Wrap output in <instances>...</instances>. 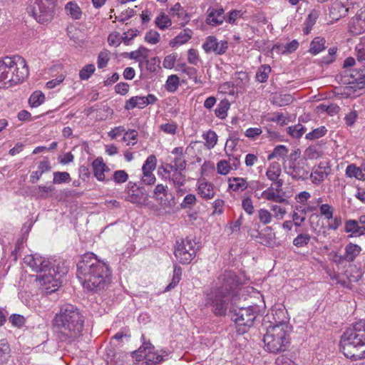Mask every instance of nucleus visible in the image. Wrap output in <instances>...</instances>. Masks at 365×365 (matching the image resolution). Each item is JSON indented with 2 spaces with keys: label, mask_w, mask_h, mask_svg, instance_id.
<instances>
[{
  "label": "nucleus",
  "mask_w": 365,
  "mask_h": 365,
  "mask_svg": "<svg viewBox=\"0 0 365 365\" xmlns=\"http://www.w3.org/2000/svg\"><path fill=\"white\" fill-rule=\"evenodd\" d=\"M200 245L190 237L176 241L174 255L181 264H189L195 257Z\"/></svg>",
  "instance_id": "6e6552de"
},
{
  "label": "nucleus",
  "mask_w": 365,
  "mask_h": 365,
  "mask_svg": "<svg viewBox=\"0 0 365 365\" xmlns=\"http://www.w3.org/2000/svg\"><path fill=\"white\" fill-rule=\"evenodd\" d=\"M270 72L271 67L269 65L264 64L260 66L256 73V80L259 83L267 82Z\"/></svg>",
  "instance_id": "f704fd0d"
},
{
  "label": "nucleus",
  "mask_w": 365,
  "mask_h": 365,
  "mask_svg": "<svg viewBox=\"0 0 365 365\" xmlns=\"http://www.w3.org/2000/svg\"><path fill=\"white\" fill-rule=\"evenodd\" d=\"M345 175L348 178H355L359 180H365V174H363L362 168L357 167L355 164H350L346 167Z\"/></svg>",
  "instance_id": "cd10ccee"
},
{
  "label": "nucleus",
  "mask_w": 365,
  "mask_h": 365,
  "mask_svg": "<svg viewBox=\"0 0 365 365\" xmlns=\"http://www.w3.org/2000/svg\"><path fill=\"white\" fill-rule=\"evenodd\" d=\"M256 238L258 242L267 247H274L275 245V233L271 227H266L262 231L257 232Z\"/></svg>",
  "instance_id": "f3484780"
},
{
  "label": "nucleus",
  "mask_w": 365,
  "mask_h": 365,
  "mask_svg": "<svg viewBox=\"0 0 365 365\" xmlns=\"http://www.w3.org/2000/svg\"><path fill=\"white\" fill-rule=\"evenodd\" d=\"M202 47L206 53L220 56L227 51L228 42L225 40L218 41L215 36H209L206 37Z\"/></svg>",
  "instance_id": "f8f14e48"
},
{
  "label": "nucleus",
  "mask_w": 365,
  "mask_h": 365,
  "mask_svg": "<svg viewBox=\"0 0 365 365\" xmlns=\"http://www.w3.org/2000/svg\"><path fill=\"white\" fill-rule=\"evenodd\" d=\"M320 215L326 220L333 218L334 208L328 204H322L319 206Z\"/></svg>",
  "instance_id": "864d4df0"
},
{
  "label": "nucleus",
  "mask_w": 365,
  "mask_h": 365,
  "mask_svg": "<svg viewBox=\"0 0 365 365\" xmlns=\"http://www.w3.org/2000/svg\"><path fill=\"white\" fill-rule=\"evenodd\" d=\"M128 175L125 170H116L113 175V180L116 183H123L128 180Z\"/></svg>",
  "instance_id": "338daca9"
},
{
  "label": "nucleus",
  "mask_w": 365,
  "mask_h": 365,
  "mask_svg": "<svg viewBox=\"0 0 365 365\" xmlns=\"http://www.w3.org/2000/svg\"><path fill=\"white\" fill-rule=\"evenodd\" d=\"M306 128L301 124L288 128V133L295 138H299L305 133Z\"/></svg>",
  "instance_id": "3c124183"
},
{
  "label": "nucleus",
  "mask_w": 365,
  "mask_h": 365,
  "mask_svg": "<svg viewBox=\"0 0 365 365\" xmlns=\"http://www.w3.org/2000/svg\"><path fill=\"white\" fill-rule=\"evenodd\" d=\"M68 14L73 19H79L81 17V10L78 5L74 2H68L65 6Z\"/></svg>",
  "instance_id": "e433bc0d"
},
{
  "label": "nucleus",
  "mask_w": 365,
  "mask_h": 365,
  "mask_svg": "<svg viewBox=\"0 0 365 365\" xmlns=\"http://www.w3.org/2000/svg\"><path fill=\"white\" fill-rule=\"evenodd\" d=\"M126 200L133 204L142 205L145 203V197H143L142 195H139V193H135V191H132V193L128 194L126 197Z\"/></svg>",
  "instance_id": "6e6d98bb"
},
{
  "label": "nucleus",
  "mask_w": 365,
  "mask_h": 365,
  "mask_svg": "<svg viewBox=\"0 0 365 365\" xmlns=\"http://www.w3.org/2000/svg\"><path fill=\"white\" fill-rule=\"evenodd\" d=\"M329 167L325 166L321 163L317 168L314 169L310 175L312 182L315 185H319L329 175Z\"/></svg>",
  "instance_id": "6ab92c4d"
},
{
  "label": "nucleus",
  "mask_w": 365,
  "mask_h": 365,
  "mask_svg": "<svg viewBox=\"0 0 365 365\" xmlns=\"http://www.w3.org/2000/svg\"><path fill=\"white\" fill-rule=\"evenodd\" d=\"M157 164V159L154 155H149L146 160L145 161L143 167V172H153Z\"/></svg>",
  "instance_id": "09e8293b"
},
{
  "label": "nucleus",
  "mask_w": 365,
  "mask_h": 365,
  "mask_svg": "<svg viewBox=\"0 0 365 365\" xmlns=\"http://www.w3.org/2000/svg\"><path fill=\"white\" fill-rule=\"evenodd\" d=\"M327 131V130L324 126H321L313 130L312 132L307 133L306 135V138L309 140H314L324 136L326 134Z\"/></svg>",
  "instance_id": "5fc2aeb1"
},
{
  "label": "nucleus",
  "mask_w": 365,
  "mask_h": 365,
  "mask_svg": "<svg viewBox=\"0 0 365 365\" xmlns=\"http://www.w3.org/2000/svg\"><path fill=\"white\" fill-rule=\"evenodd\" d=\"M180 85V78L177 75L168 76L165 82V89L170 93H174L177 91Z\"/></svg>",
  "instance_id": "ea45409f"
},
{
  "label": "nucleus",
  "mask_w": 365,
  "mask_h": 365,
  "mask_svg": "<svg viewBox=\"0 0 365 365\" xmlns=\"http://www.w3.org/2000/svg\"><path fill=\"white\" fill-rule=\"evenodd\" d=\"M361 247L354 243H349L345 246L344 248V258L345 261L348 262H352L359 255L361 252Z\"/></svg>",
  "instance_id": "5701e85b"
},
{
  "label": "nucleus",
  "mask_w": 365,
  "mask_h": 365,
  "mask_svg": "<svg viewBox=\"0 0 365 365\" xmlns=\"http://www.w3.org/2000/svg\"><path fill=\"white\" fill-rule=\"evenodd\" d=\"M221 287L212 289L206 297V306L211 307L216 316H225L227 313L230 292L236 289L240 285V279L235 273L225 272L222 276Z\"/></svg>",
  "instance_id": "7ed1b4c3"
},
{
  "label": "nucleus",
  "mask_w": 365,
  "mask_h": 365,
  "mask_svg": "<svg viewBox=\"0 0 365 365\" xmlns=\"http://www.w3.org/2000/svg\"><path fill=\"white\" fill-rule=\"evenodd\" d=\"M197 191L200 196L205 200L213 198L215 193L213 185L205 180L198 182Z\"/></svg>",
  "instance_id": "412c9836"
},
{
  "label": "nucleus",
  "mask_w": 365,
  "mask_h": 365,
  "mask_svg": "<svg viewBox=\"0 0 365 365\" xmlns=\"http://www.w3.org/2000/svg\"><path fill=\"white\" fill-rule=\"evenodd\" d=\"M337 51V48L335 46L329 48L328 55L322 58V62L325 64H329L334 61L335 55Z\"/></svg>",
  "instance_id": "774afa93"
},
{
  "label": "nucleus",
  "mask_w": 365,
  "mask_h": 365,
  "mask_svg": "<svg viewBox=\"0 0 365 365\" xmlns=\"http://www.w3.org/2000/svg\"><path fill=\"white\" fill-rule=\"evenodd\" d=\"M320 11L319 9H312L309 14L305 21V33L308 34L309 31L312 29V26L315 24L317 19L319 16Z\"/></svg>",
  "instance_id": "58836bf2"
},
{
  "label": "nucleus",
  "mask_w": 365,
  "mask_h": 365,
  "mask_svg": "<svg viewBox=\"0 0 365 365\" xmlns=\"http://www.w3.org/2000/svg\"><path fill=\"white\" fill-rule=\"evenodd\" d=\"M325 39L323 37H315L310 43L309 51L314 55H317L325 48Z\"/></svg>",
  "instance_id": "72a5a7b5"
},
{
  "label": "nucleus",
  "mask_w": 365,
  "mask_h": 365,
  "mask_svg": "<svg viewBox=\"0 0 365 365\" xmlns=\"http://www.w3.org/2000/svg\"><path fill=\"white\" fill-rule=\"evenodd\" d=\"M182 269L180 267L175 266L171 282L165 287V292H168L176 287L181 279Z\"/></svg>",
  "instance_id": "79ce46f5"
},
{
  "label": "nucleus",
  "mask_w": 365,
  "mask_h": 365,
  "mask_svg": "<svg viewBox=\"0 0 365 365\" xmlns=\"http://www.w3.org/2000/svg\"><path fill=\"white\" fill-rule=\"evenodd\" d=\"M256 308L252 307H240L232 309L231 317L237 326V331L240 334L246 333L253 325L257 317Z\"/></svg>",
  "instance_id": "0eeeda50"
},
{
  "label": "nucleus",
  "mask_w": 365,
  "mask_h": 365,
  "mask_svg": "<svg viewBox=\"0 0 365 365\" xmlns=\"http://www.w3.org/2000/svg\"><path fill=\"white\" fill-rule=\"evenodd\" d=\"M110 60L109 52L108 51H103L98 53L97 59V65L98 68H103L107 65Z\"/></svg>",
  "instance_id": "603ef678"
},
{
  "label": "nucleus",
  "mask_w": 365,
  "mask_h": 365,
  "mask_svg": "<svg viewBox=\"0 0 365 365\" xmlns=\"http://www.w3.org/2000/svg\"><path fill=\"white\" fill-rule=\"evenodd\" d=\"M248 187V182L243 178H230L228 188L235 192L244 191Z\"/></svg>",
  "instance_id": "a878e982"
},
{
  "label": "nucleus",
  "mask_w": 365,
  "mask_h": 365,
  "mask_svg": "<svg viewBox=\"0 0 365 365\" xmlns=\"http://www.w3.org/2000/svg\"><path fill=\"white\" fill-rule=\"evenodd\" d=\"M92 168L94 176L99 181L106 180L105 173L108 172L110 170L108 167L103 163L102 158H97L93 161Z\"/></svg>",
  "instance_id": "aec40b11"
},
{
  "label": "nucleus",
  "mask_w": 365,
  "mask_h": 365,
  "mask_svg": "<svg viewBox=\"0 0 365 365\" xmlns=\"http://www.w3.org/2000/svg\"><path fill=\"white\" fill-rule=\"evenodd\" d=\"M358 118V112L355 110H351L346 114L344 120L347 127H352Z\"/></svg>",
  "instance_id": "680f3d73"
},
{
  "label": "nucleus",
  "mask_w": 365,
  "mask_h": 365,
  "mask_svg": "<svg viewBox=\"0 0 365 365\" xmlns=\"http://www.w3.org/2000/svg\"><path fill=\"white\" fill-rule=\"evenodd\" d=\"M273 320L274 322L270 326H279L284 324H289L287 312L282 309H279L274 311V313L273 314Z\"/></svg>",
  "instance_id": "c756f323"
},
{
  "label": "nucleus",
  "mask_w": 365,
  "mask_h": 365,
  "mask_svg": "<svg viewBox=\"0 0 365 365\" xmlns=\"http://www.w3.org/2000/svg\"><path fill=\"white\" fill-rule=\"evenodd\" d=\"M138 353H139L138 356L142 358L138 360L143 361L141 365H159L165 360V357L168 356L166 351H155L154 346L146 341H143Z\"/></svg>",
  "instance_id": "9b49d317"
},
{
  "label": "nucleus",
  "mask_w": 365,
  "mask_h": 365,
  "mask_svg": "<svg viewBox=\"0 0 365 365\" xmlns=\"http://www.w3.org/2000/svg\"><path fill=\"white\" fill-rule=\"evenodd\" d=\"M299 43L296 40H293L291 42L285 45H274L272 50L276 51L278 53H292L297 49Z\"/></svg>",
  "instance_id": "473e14b6"
},
{
  "label": "nucleus",
  "mask_w": 365,
  "mask_h": 365,
  "mask_svg": "<svg viewBox=\"0 0 365 365\" xmlns=\"http://www.w3.org/2000/svg\"><path fill=\"white\" fill-rule=\"evenodd\" d=\"M71 181V177L68 173L67 172H54L53 173V183L54 184H61L65 182H68Z\"/></svg>",
  "instance_id": "de8ad7c7"
},
{
  "label": "nucleus",
  "mask_w": 365,
  "mask_h": 365,
  "mask_svg": "<svg viewBox=\"0 0 365 365\" xmlns=\"http://www.w3.org/2000/svg\"><path fill=\"white\" fill-rule=\"evenodd\" d=\"M255 196L258 199L262 197L266 199L267 200L274 201L278 203L286 202L287 200L282 195L279 194L277 192H274L272 187H269L265 190H264L260 196H258V194H255Z\"/></svg>",
  "instance_id": "b1692460"
},
{
  "label": "nucleus",
  "mask_w": 365,
  "mask_h": 365,
  "mask_svg": "<svg viewBox=\"0 0 365 365\" xmlns=\"http://www.w3.org/2000/svg\"><path fill=\"white\" fill-rule=\"evenodd\" d=\"M341 347L347 358H361L360 354L353 352V349L365 348V321L355 323L344 332L341 339ZM362 353L365 355V349Z\"/></svg>",
  "instance_id": "39448f33"
},
{
  "label": "nucleus",
  "mask_w": 365,
  "mask_h": 365,
  "mask_svg": "<svg viewBox=\"0 0 365 365\" xmlns=\"http://www.w3.org/2000/svg\"><path fill=\"white\" fill-rule=\"evenodd\" d=\"M311 240V235L308 233H299L294 240L293 245L297 247H306Z\"/></svg>",
  "instance_id": "c03bdc74"
},
{
  "label": "nucleus",
  "mask_w": 365,
  "mask_h": 365,
  "mask_svg": "<svg viewBox=\"0 0 365 365\" xmlns=\"http://www.w3.org/2000/svg\"><path fill=\"white\" fill-rule=\"evenodd\" d=\"M225 21V10L222 5L210 6L206 12L205 22L210 26H220Z\"/></svg>",
  "instance_id": "4468645a"
},
{
  "label": "nucleus",
  "mask_w": 365,
  "mask_h": 365,
  "mask_svg": "<svg viewBox=\"0 0 365 365\" xmlns=\"http://www.w3.org/2000/svg\"><path fill=\"white\" fill-rule=\"evenodd\" d=\"M56 1V0H34L29 13L40 24L49 22L53 16Z\"/></svg>",
  "instance_id": "1a4fd4ad"
},
{
  "label": "nucleus",
  "mask_w": 365,
  "mask_h": 365,
  "mask_svg": "<svg viewBox=\"0 0 365 365\" xmlns=\"http://www.w3.org/2000/svg\"><path fill=\"white\" fill-rule=\"evenodd\" d=\"M197 198L193 194H188L185 196L182 202L180 204V207L182 209L191 208L196 204Z\"/></svg>",
  "instance_id": "4d7b16f0"
},
{
  "label": "nucleus",
  "mask_w": 365,
  "mask_h": 365,
  "mask_svg": "<svg viewBox=\"0 0 365 365\" xmlns=\"http://www.w3.org/2000/svg\"><path fill=\"white\" fill-rule=\"evenodd\" d=\"M242 207L245 212L251 215L254 213L255 208L250 197H245L242 201Z\"/></svg>",
  "instance_id": "0e129e2a"
},
{
  "label": "nucleus",
  "mask_w": 365,
  "mask_h": 365,
  "mask_svg": "<svg viewBox=\"0 0 365 365\" xmlns=\"http://www.w3.org/2000/svg\"><path fill=\"white\" fill-rule=\"evenodd\" d=\"M155 22L156 26L162 30L168 28L172 24L171 20L168 16L164 13H160L155 19Z\"/></svg>",
  "instance_id": "a18cd8bd"
},
{
  "label": "nucleus",
  "mask_w": 365,
  "mask_h": 365,
  "mask_svg": "<svg viewBox=\"0 0 365 365\" xmlns=\"http://www.w3.org/2000/svg\"><path fill=\"white\" fill-rule=\"evenodd\" d=\"M202 138L205 140V146L208 149L213 148L217 143V135L214 130H209L202 134Z\"/></svg>",
  "instance_id": "4c0bfd02"
},
{
  "label": "nucleus",
  "mask_w": 365,
  "mask_h": 365,
  "mask_svg": "<svg viewBox=\"0 0 365 365\" xmlns=\"http://www.w3.org/2000/svg\"><path fill=\"white\" fill-rule=\"evenodd\" d=\"M190 29H184L175 38L170 41V45L172 47L179 46L187 43L192 37Z\"/></svg>",
  "instance_id": "bb28decb"
},
{
  "label": "nucleus",
  "mask_w": 365,
  "mask_h": 365,
  "mask_svg": "<svg viewBox=\"0 0 365 365\" xmlns=\"http://www.w3.org/2000/svg\"><path fill=\"white\" fill-rule=\"evenodd\" d=\"M184 171H173L168 175V180L173 184L174 186H183L186 181V176L183 173Z\"/></svg>",
  "instance_id": "7c9ffc66"
},
{
  "label": "nucleus",
  "mask_w": 365,
  "mask_h": 365,
  "mask_svg": "<svg viewBox=\"0 0 365 365\" xmlns=\"http://www.w3.org/2000/svg\"><path fill=\"white\" fill-rule=\"evenodd\" d=\"M29 76L26 61L20 56L0 59V88L22 82Z\"/></svg>",
  "instance_id": "20e7f679"
},
{
  "label": "nucleus",
  "mask_w": 365,
  "mask_h": 365,
  "mask_svg": "<svg viewBox=\"0 0 365 365\" xmlns=\"http://www.w3.org/2000/svg\"><path fill=\"white\" fill-rule=\"evenodd\" d=\"M145 96H133L125 102V109L132 110L135 108H144L146 107Z\"/></svg>",
  "instance_id": "c85d7f7f"
},
{
  "label": "nucleus",
  "mask_w": 365,
  "mask_h": 365,
  "mask_svg": "<svg viewBox=\"0 0 365 365\" xmlns=\"http://www.w3.org/2000/svg\"><path fill=\"white\" fill-rule=\"evenodd\" d=\"M242 15V13L240 10H231L229 11L227 15H225V21L226 22L230 24H235L236 20L241 17Z\"/></svg>",
  "instance_id": "e2e57ef3"
},
{
  "label": "nucleus",
  "mask_w": 365,
  "mask_h": 365,
  "mask_svg": "<svg viewBox=\"0 0 365 365\" xmlns=\"http://www.w3.org/2000/svg\"><path fill=\"white\" fill-rule=\"evenodd\" d=\"M45 100L44 94L41 91L34 92L29 99V103L31 107L36 108L41 105Z\"/></svg>",
  "instance_id": "37998d69"
},
{
  "label": "nucleus",
  "mask_w": 365,
  "mask_h": 365,
  "mask_svg": "<svg viewBox=\"0 0 365 365\" xmlns=\"http://www.w3.org/2000/svg\"><path fill=\"white\" fill-rule=\"evenodd\" d=\"M48 273L39 275L37 278L40 289L46 294H51L60 287V278L65 274L63 270L59 271L58 267L56 270L55 268H49Z\"/></svg>",
  "instance_id": "9d476101"
},
{
  "label": "nucleus",
  "mask_w": 365,
  "mask_h": 365,
  "mask_svg": "<svg viewBox=\"0 0 365 365\" xmlns=\"http://www.w3.org/2000/svg\"><path fill=\"white\" fill-rule=\"evenodd\" d=\"M281 174V168L278 164H272L266 172L267 178L271 181L277 180Z\"/></svg>",
  "instance_id": "49530a36"
},
{
  "label": "nucleus",
  "mask_w": 365,
  "mask_h": 365,
  "mask_svg": "<svg viewBox=\"0 0 365 365\" xmlns=\"http://www.w3.org/2000/svg\"><path fill=\"white\" fill-rule=\"evenodd\" d=\"M84 322V316L80 309L73 304H66L56 314L53 325L58 331L61 341L71 344L82 335Z\"/></svg>",
  "instance_id": "f03ea898"
},
{
  "label": "nucleus",
  "mask_w": 365,
  "mask_h": 365,
  "mask_svg": "<svg viewBox=\"0 0 365 365\" xmlns=\"http://www.w3.org/2000/svg\"><path fill=\"white\" fill-rule=\"evenodd\" d=\"M344 230L355 237L365 235V226L360 225L359 222L355 220H347L345 223Z\"/></svg>",
  "instance_id": "4be33fe9"
},
{
  "label": "nucleus",
  "mask_w": 365,
  "mask_h": 365,
  "mask_svg": "<svg viewBox=\"0 0 365 365\" xmlns=\"http://www.w3.org/2000/svg\"><path fill=\"white\" fill-rule=\"evenodd\" d=\"M51 169V166L48 159L40 162L38 166V170L31 173L30 176V182L31 183H35L40 179L43 173L50 171Z\"/></svg>",
  "instance_id": "393cba45"
},
{
  "label": "nucleus",
  "mask_w": 365,
  "mask_h": 365,
  "mask_svg": "<svg viewBox=\"0 0 365 365\" xmlns=\"http://www.w3.org/2000/svg\"><path fill=\"white\" fill-rule=\"evenodd\" d=\"M24 263L36 272H46L51 265L48 259L38 254L26 255L24 258Z\"/></svg>",
  "instance_id": "2eb2a0df"
},
{
  "label": "nucleus",
  "mask_w": 365,
  "mask_h": 365,
  "mask_svg": "<svg viewBox=\"0 0 365 365\" xmlns=\"http://www.w3.org/2000/svg\"><path fill=\"white\" fill-rule=\"evenodd\" d=\"M177 124L175 123H166L160 125V129L166 134L174 135L177 130Z\"/></svg>",
  "instance_id": "69168bd1"
},
{
  "label": "nucleus",
  "mask_w": 365,
  "mask_h": 365,
  "mask_svg": "<svg viewBox=\"0 0 365 365\" xmlns=\"http://www.w3.org/2000/svg\"><path fill=\"white\" fill-rule=\"evenodd\" d=\"M148 52L149 50L147 48L140 46L138 50L130 53V58L135 60H138L140 58H142L143 61H140V64L143 63L148 64Z\"/></svg>",
  "instance_id": "c9c22d12"
},
{
  "label": "nucleus",
  "mask_w": 365,
  "mask_h": 365,
  "mask_svg": "<svg viewBox=\"0 0 365 365\" xmlns=\"http://www.w3.org/2000/svg\"><path fill=\"white\" fill-rule=\"evenodd\" d=\"M232 167L231 165L225 160H220L217 163V170L220 175H227L230 173Z\"/></svg>",
  "instance_id": "052dcab7"
},
{
  "label": "nucleus",
  "mask_w": 365,
  "mask_h": 365,
  "mask_svg": "<svg viewBox=\"0 0 365 365\" xmlns=\"http://www.w3.org/2000/svg\"><path fill=\"white\" fill-rule=\"evenodd\" d=\"M76 275L85 289L96 292L110 284L112 271L106 262L89 252L81 256L77 263Z\"/></svg>",
  "instance_id": "f257e3e1"
},
{
  "label": "nucleus",
  "mask_w": 365,
  "mask_h": 365,
  "mask_svg": "<svg viewBox=\"0 0 365 365\" xmlns=\"http://www.w3.org/2000/svg\"><path fill=\"white\" fill-rule=\"evenodd\" d=\"M230 103L228 100L223 99L220 101L215 110V115L220 119H225L227 115V111L230 109Z\"/></svg>",
  "instance_id": "2f4dec72"
},
{
  "label": "nucleus",
  "mask_w": 365,
  "mask_h": 365,
  "mask_svg": "<svg viewBox=\"0 0 365 365\" xmlns=\"http://www.w3.org/2000/svg\"><path fill=\"white\" fill-rule=\"evenodd\" d=\"M292 330L290 324L269 326L263 337L267 350L272 353L285 351L290 343Z\"/></svg>",
  "instance_id": "423d86ee"
},
{
  "label": "nucleus",
  "mask_w": 365,
  "mask_h": 365,
  "mask_svg": "<svg viewBox=\"0 0 365 365\" xmlns=\"http://www.w3.org/2000/svg\"><path fill=\"white\" fill-rule=\"evenodd\" d=\"M258 218L262 224L267 225L272 222V215L267 210L262 208L258 210Z\"/></svg>",
  "instance_id": "13d9d810"
},
{
  "label": "nucleus",
  "mask_w": 365,
  "mask_h": 365,
  "mask_svg": "<svg viewBox=\"0 0 365 365\" xmlns=\"http://www.w3.org/2000/svg\"><path fill=\"white\" fill-rule=\"evenodd\" d=\"M349 31L354 35H359L365 31V12L361 11L352 18L349 24Z\"/></svg>",
  "instance_id": "a211bd4d"
},
{
  "label": "nucleus",
  "mask_w": 365,
  "mask_h": 365,
  "mask_svg": "<svg viewBox=\"0 0 365 365\" xmlns=\"http://www.w3.org/2000/svg\"><path fill=\"white\" fill-rule=\"evenodd\" d=\"M96 68L93 64H87L82 68L79 72V78L81 80H88L95 72Z\"/></svg>",
  "instance_id": "8fccbe9b"
},
{
  "label": "nucleus",
  "mask_w": 365,
  "mask_h": 365,
  "mask_svg": "<svg viewBox=\"0 0 365 365\" xmlns=\"http://www.w3.org/2000/svg\"><path fill=\"white\" fill-rule=\"evenodd\" d=\"M145 41L150 44H156L160 41V34L158 31L150 30L145 34Z\"/></svg>",
  "instance_id": "bf43d9fd"
},
{
  "label": "nucleus",
  "mask_w": 365,
  "mask_h": 365,
  "mask_svg": "<svg viewBox=\"0 0 365 365\" xmlns=\"http://www.w3.org/2000/svg\"><path fill=\"white\" fill-rule=\"evenodd\" d=\"M170 162L161 166L165 173H170L173 171H185L186 170V160L185 158L175 157L170 158Z\"/></svg>",
  "instance_id": "dca6fc26"
},
{
  "label": "nucleus",
  "mask_w": 365,
  "mask_h": 365,
  "mask_svg": "<svg viewBox=\"0 0 365 365\" xmlns=\"http://www.w3.org/2000/svg\"><path fill=\"white\" fill-rule=\"evenodd\" d=\"M285 173L294 180H304L307 178L309 171L303 160H289L284 166Z\"/></svg>",
  "instance_id": "ddd939ff"
},
{
  "label": "nucleus",
  "mask_w": 365,
  "mask_h": 365,
  "mask_svg": "<svg viewBox=\"0 0 365 365\" xmlns=\"http://www.w3.org/2000/svg\"><path fill=\"white\" fill-rule=\"evenodd\" d=\"M339 109V107L335 104L321 103L317 107V112L327 113L330 115L336 114Z\"/></svg>",
  "instance_id": "a19ab883"
}]
</instances>
